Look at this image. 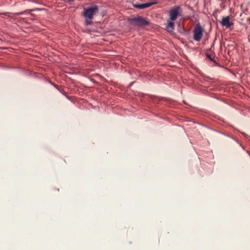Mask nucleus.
<instances>
[{"label":"nucleus","mask_w":250,"mask_h":250,"mask_svg":"<svg viewBox=\"0 0 250 250\" xmlns=\"http://www.w3.org/2000/svg\"><path fill=\"white\" fill-rule=\"evenodd\" d=\"M99 12L98 6L95 5L88 8H83V16L86 19L85 23L86 25L91 24L92 22V19L93 16Z\"/></svg>","instance_id":"nucleus-1"},{"label":"nucleus","mask_w":250,"mask_h":250,"mask_svg":"<svg viewBox=\"0 0 250 250\" xmlns=\"http://www.w3.org/2000/svg\"><path fill=\"white\" fill-rule=\"evenodd\" d=\"M129 23L134 26L143 27L149 24V21L141 16H138L133 18H129L128 19Z\"/></svg>","instance_id":"nucleus-2"},{"label":"nucleus","mask_w":250,"mask_h":250,"mask_svg":"<svg viewBox=\"0 0 250 250\" xmlns=\"http://www.w3.org/2000/svg\"><path fill=\"white\" fill-rule=\"evenodd\" d=\"M168 14L170 20L174 21L178 17L182 16L183 9L180 6H175L169 10Z\"/></svg>","instance_id":"nucleus-3"},{"label":"nucleus","mask_w":250,"mask_h":250,"mask_svg":"<svg viewBox=\"0 0 250 250\" xmlns=\"http://www.w3.org/2000/svg\"><path fill=\"white\" fill-rule=\"evenodd\" d=\"M221 23L223 26L226 28H229L233 25V23L230 21L229 16L223 17Z\"/></svg>","instance_id":"nucleus-4"},{"label":"nucleus","mask_w":250,"mask_h":250,"mask_svg":"<svg viewBox=\"0 0 250 250\" xmlns=\"http://www.w3.org/2000/svg\"><path fill=\"white\" fill-rule=\"evenodd\" d=\"M132 4L134 7L139 9H142L152 6L155 4V2H148L145 3L139 4L138 2H133Z\"/></svg>","instance_id":"nucleus-5"},{"label":"nucleus","mask_w":250,"mask_h":250,"mask_svg":"<svg viewBox=\"0 0 250 250\" xmlns=\"http://www.w3.org/2000/svg\"><path fill=\"white\" fill-rule=\"evenodd\" d=\"M203 36V32H194L193 39L196 41H200Z\"/></svg>","instance_id":"nucleus-6"},{"label":"nucleus","mask_w":250,"mask_h":250,"mask_svg":"<svg viewBox=\"0 0 250 250\" xmlns=\"http://www.w3.org/2000/svg\"><path fill=\"white\" fill-rule=\"evenodd\" d=\"M174 25L175 23L173 21H170L168 23L167 25L166 26V28L167 30H174Z\"/></svg>","instance_id":"nucleus-7"},{"label":"nucleus","mask_w":250,"mask_h":250,"mask_svg":"<svg viewBox=\"0 0 250 250\" xmlns=\"http://www.w3.org/2000/svg\"><path fill=\"white\" fill-rule=\"evenodd\" d=\"M202 28L199 23L196 25L193 31H202Z\"/></svg>","instance_id":"nucleus-8"},{"label":"nucleus","mask_w":250,"mask_h":250,"mask_svg":"<svg viewBox=\"0 0 250 250\" xmlns=\"http://www.w3.org/2000/svg\"><path fill=\"white\" fill-rule=\"evenodd\" d=\"M32 11V10H25L22 12H18V13H14V14L15 15H17V16H19V15H22L24 13H29L30 11Z\"/></svg>","instance_id":"nucleus-9"},{"label":"nucleus","mask_w":250,"mask_h":250,"mask_svg":"<svg viewBox=\"0 0 250 250\" xmlns=\"http://www.w3.org/2000/svg\"><path fill=\"white\" fill-rule=\"evenodd\" d=\"M206 56H207V58L209 59L211 61L214 62V60H213V59L211 58V56H213L212 55H211V54H208V53H207Z\"/></svg>","instance_id":"nucleus-10"},{"label":"nucleus","mask_w":250,"mask_h":250,"mask_svg":"<svg viewBox=\"0 0 250 250\" xmlns=\"http://www.w3.org/2000/svg\"><path fill=\"white\" fill-rule=\"evenodd\" d=\"M10 14V13L5 12V13H2L1 14H3V15H4L5 16H9V14Z\"/></svg>","instance_id":"nucleus-11"},{"label":"nucleus","mask_w":250,"mask_h":250,"mask_svg":"<svg viewBox=\"0 0 250 250\" xmlns=\"http://www.w3.org/2000/svg\"><path fill=\"white\" fill-rule=\"evenodd\" d=\"M170 33H171L172 36H173L174 37H176V36L175 32H170Z\"/></svg>","instance_id":"nucleus-12"},{"label":"nucleus","mask_w":250,"mask_h":250,"mask_svg":"<svg viewBox=\"0 0 250 250\" xmlns=\"http://www.w3.org/2000/svg\"><path fill=\"white\" fill-rule=\"evenodd\" d=\"M178 39L180 40L183 43L184 42L183 41V39L182 38L181 39L180 38H178Z\"/></svg>","instance_id":"nucleus-13"},{"label":"nucleus","mask_w":250,"mask_h":250,"mask_svg":"<svg viewBox=\"0 0 250 250\" xmlns=\"http://www.w3.org/2000/svg\"><path fill=\"white\" fill-rule=\"evenodd\" d=\"M249 36L250 37V35Z\"/></svg>","instance_id":"nucleus-14"}]
</instances>
